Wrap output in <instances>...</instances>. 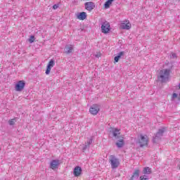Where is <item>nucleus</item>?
Returning <instances> with one entry per match:
<instances>
[{
  "label": "nucleus",
  "mask_w": 180,
  "mask_h": 180,
  "mask_svg": "<svg viewBox=\"0 0 180 180\" xmlns=\"http://www.w3.org/2000/svg\"><path fill=\"white\" fill-rule=\"evenodd\" d=\"M171 69H162L160 71L158 75V80L162 84H165L169 81V75Z\"/></svg>",
  "instance_id": "f257e3e1"
},
{
  "label": "nucleus",
  "mask_w": 180,
  "mask_h": 180,
  "mask_svg": "<svg viewBox=\"0 0 180 180\" xmlns=\"http://www.w3.org/2000/svg\"><path fill=\"white\" fill-rule=\"evenodd\" d=\"M109 161L110 162L112 169H115V168H117V167L120 165V162H119V159L116 158L115 155H110Z\"/></svg>",
  "instance_id": "f03ea898"
},
{
  "label": "nucleus",
  "mask_w": 180,
  "mask_h": 180,
  "mask_svg": "<svg viewBox=\"0 0 180 180\" xmlns=\"http://www.w3.org/2000/svg\"><path fill=\"white\" fill-rule=\"evenodd\" d=\"M138 143L140 147H144V146H147V144H148V137L147 135L141 134L139 136Z\"/></svg>",
  "instance_id": "7ed1b4c3"
},
{
  "label": "nucleus",
  "mask_w": 180,
  "mask_h": 180,
  "mask_svg": "<svg viewBox=\"0 0 180 180\" xmlns=\"http://www.w3.org/2000/svg\"><path fill=\"white\" fill-rule=\"evenodd\" d=\"M167 129L165 127H162L158 129V132L156 133L155 137H153V143H155L156 141H158L164 136V133H165V131Z\"/></svg>",
  "instance_id": "20e7f679"
},
{
  "label": "nucleus",
  "mask_w": 180,
  "mask_h": 180,
  "mask_svg": "<svg viewBox=\"0 0 180 180\" xmlns=\"http://www.w3.org/2000/svg\"><path fill=\"white\" fill-rule=\"evenodd\" d=\"M101 32L102 33H104L105 34L109 33L110 32V24L109 22L105 21L102 23L101 25Z\"/></svg>",
  "instance_id": "39448f33"
},
{
  "label": "nucleus",
  "mask_w": 180,
  "mask_h": 180,
  "mask_svg": "<svg viewBox=\"0 0 180 180\" xmlns=\"http://www.w3.org/2000/svg\"><path fill=\"white\" fill-rule=\"evenodd\" d=\"M101 110V106L98 104H94L89 109V112L91 115H98Z\"/></svg>",
  "instance_id": "423d86ee"
},
{
  "label": "nucleus",
  "mask_w": 180,
  "mask_h": 180,
  "mask_svg": "<svg viewBox=\"0 0 180 180\" xmlns=\"http://www.w3.org/2000/svg\"><path fill=\"white\" fill-rule=\"evenodd\" d=\"M120 28L122 29L123 30H129V29H131V24H130L129 20H125L120 23Z\"/></svg>",
  "instance_id": "0eeeda50"
},
{
  "label": "nucleus",
  "mask_w": 180,
  "mask_h": 180,
  "mask_svg": "<svg viewBox=\"0 0 180 180\" xmlns=\"http://www.w3.org/2000/svg\"><path fill=\"white\" fill-rule=\"evenodd\" d=\"M26 85V83H25V81L20 80L18 82V83L15 84V91L18 92H20L21 91H23V89L25 88V86Z\"/></svg>",
  "instance_id": "6e6552de"
},
{
  "label": "nucleus",
  "mask_w": 180,
  "mask_h": 180,
  "mask_svg": "<svg viewBox=\"0 0 180 180\" xmlns=\"http://www.w3.org/2000/svg\"><path fill=\"white\" fill-rule=\"evenodd\" d=\"M110 133H112V136H114L116 140H119V139L122 138V136L120 135V129H119L112 128Z\"/></svg>",
  "instance_id": "1a4fd4ad"
},
{
  "label": "nucleus",
  "mask_w": 180,
  "mask_h": 180,
  "mask_svg": "<svg viewBox=\"0 0 180 180\" xmlns=\"http://www.w3.org/2000/svg\"><path fill=\"white\" fill-rule=\"evenodd\" d=\"M55 65H56V62H54V60L51 59V60L49 62L46 66V70L45 72V74L46 75H49V74H50V71H51V68H53V67H54Z\"/></svg>",
  "instance_id": "9d476101"
},
{
  "label": "nucleus",
  "mask_w": 180,
  "mask_h": 180,
  "mask_svg": "<svg viewBox=\"0 0 180 180\" xmlns=\"http://www.w3.org/2000/svg\"><path fill=\"white\" fill-rule=\"evenodd\" d=\"M59 165H60V160H53L50 163V168H51V169H57Z\"/></svg>",
  "instance_id": "9b49d317"
},
{
  "label": "nucleus",
  "mask_w": 180,
  "mask_h": 180,
  "mask_svg": "<svg viewBox=\"0 0 180 180\" xmlns=\"http://www.w3.org/2000/svg\"><path fill=\"white\" fill-rule=\"evenodd\" d=\"M84 6H85V9H86V11H91L95 8V3H94L92 1L86 2L84 4Z\"/></svg>",
  "instance_id": "f8f14e48"
},
{
  "label": "nucleus",
  "mask_w": 180,
  "mask_h": 180,
  "mask_svg": "<svg viewBox=\"0 0 180 180\" xmlns=\"http://www.w3.org/2000/svg\"><path fill=\"white\" fill-rule=\"evenodd\" d=\"M74 51V46L71 44L66 45L65 47V54H71Z\"/></svg>",
  "instance_id": "ddd939ff"
},
{
  "label": "nucleus",
  "mask_w": 180,
  "mask_h": 180,
  "mask_svg": "<svg viewBox=\"0 0 180 180\" xmlns=\"http://www.w3.org/2000/svg\"><path fill=\"white\" fill-rule=\"evenodd\" d=\"M82 172V169L81 168V167L77 166L76 167H75L73 171V174L75 176H79Z\"/></svg>",
  "instance_id": "4468645a"
},
{
  "label": "nucleus",
  "mask_w": 180,
  "mask_h": 180,
  "mask_svg": "<svg viewBox=\"0 0 180 180\" xmlns=\"http://www.w3.org/2000/svg\"><path fill=\"white\" fill-rule=\"evenodd\" d=\"M139 176H140V169H136L134 172L133 175L131 176L129 180L138 179Z\"/></svg>",
  "instance_id": "2eb2a0df"
},
{
  "label": "nucleus",
  "mask_w": 180,
  "mask_h": 180,
  "mask_svg": "<svg viewBox=\"0 0 180 180\" xmlns=\"http://www.w3.org/2000/svg\"><path fill=\"white\" fill-rule=\"evenodd\" d=\"M123 56H124V51H121L118 53L117 56L114 58V63H119V60H120V58H122V57H123Z\"/></svg>",
  "instance_id": "dca6fc26"
},
{
  "label": "nucleus",
  "mask_w": 180,
  "mask_h": 180,
  "mask_svg": "<svg viewBox=\"0 0 180 180\" xmlns=\"http://www.w3.org/2000/svg\"><path fill=\"white\" fill-rule=\"evenodd\" d=\"M86 18V13L82 12L77 15V18L79 19V20H85V18Z\"/></svg>",
  "instance_id": "f3484780"
},
{
  "label": "nucleus",
  "mask_w": 180,
  "mask_h": 180,
  "mask_svg": "<svg viewBox=\"0 0 180 180\" xmlns=\"http://www.w3.org/2000/svg\"><path fill=\"white\" fill-rule=\"evenodd\" d=\"M116 146L118 147V148H122L123 146H124V139H120L116 142Z\"/></svg>",
  "instance_id": "a211bd4d"
},
{
  "label": "nucleus",
  "mask_w": 180,
  "mask_h": 180,
  "mask_svg": "<svg viewBox=\"0 0 180 180\" xmlns=\"http://www.w3.org/2000/svg\"><path fill=\"white\" fill-rule=\"evenodd\" d=\"M115 0H107V1H105V3L104 4V8L105 9H109V8H110V5H112V3Z\"/></svg>",
  "instance_id": "6ab92c4d"
},
{
  "label": "nucleus",
  "mask_w": 180,
  "mask_h": 180,
  "mask_svg": "<svg viewBox=\"0 0 180 180\" xmlns=\"http://www.w3.org/2000/svg\"><path fill=\"white\" fill-rule=\"evenodd\" d=\"M143 174H144L145 175H148L151 174V169H149V167H144L143 169Z\"/></svg>",
  "instance_id": "aec40b11"
},
{
  "label": "nucleus",
  "mask_w": 180,
  "mask_h": 180,
  "mask_svg": "<svg viewBox=\"0 0 180 180\" xmlns=\"http://www.w3.org/2000/svg\"><path fill=\"white\" fill-rule=\"evenodd\" d=\"M15 123H16L15 119H11L8 121V124H10V126H13V124H15Z\"/></svg>",
  "instance_id": "412c9836"
},
{
  "label": "nucleus",
  "mask_w": 180,
  "mask_h": 180,
  "mask_svg": "<svg viewBox=\"0 0 180 180\" xmlns=\"http://www.w3.org/2000/svg\"><path fill=\"white\" fill-rule=\"evenodd\" d=\"M176 98H178V94L174 93L172 96V101H174Z\"/></svg>",
  "instance_id": "4be33fe9"
},
{
  "label": "nucleus",
  "mask_w": 180,
  "mask_h": 180,
  "mask_svg": "<svg viewBox=\"0 0 180 180\" xmlns=\"http://www.w3.org/2000/svg\"><path fill=\"white\" fill-rule=\"evenodd\" d=\"M177 56L176 53H172V54L170 55V58H177Z\"/></svg>",
  "instance_id": "5701e85b"
},
{
  "label": "nucleus",
  "mask_w": 180,
  "mask_h": 180,
  "mask_svg": "<svg viewBox=\"0 0 180 180\" xmlns=\"http://www.w3.org/2000/svg\"><path fill=\"white\" fill-rule=\"evenodd\" d=\"M86 144L89 147V146H91V144H92V139L87 140Z\"/></svg>",
  "instance_id": "b1692460"
},
{
  "label": "nucleus",
  "mask_w": 180,
  "mask_h": 180,
  "mask_svg": "<svg viewBox=\"0 0 180 180\" xmlns=\"http://www.w3.org/2000/svg\"><path fill=\"white\" fill-rule=\"evenodd\" d=\"M29 41L30 43H33L34 41V36H31Z\"/></svg>",
  "instance_id": "393cba45"
},
{
  "label": "nucleus",
  "mask_w": 180,
  "mask_h": 180,
  "mask_svg": "<svg viewBox=\"0 0 180 180\" xmlns=\"http://www.w3.org/2000/svg\"><path fill=\"white\" fill-rule=\"evenodd\" d=\"M145 176H141L140 180H147V177H145Z\"/></svg>",
  "instance_id": "a878e982"
},
{
  "label": "nucleus",
  "mask_w": 180,
  "mask_h": 180,
  "mask_svg": "<svg viewBox=\"0 0 180 180\" xmlns=\"http://www.w3.org/2000/svg\"><path fill=\"white\" fill-rule=\"evenodd\" d=\"M53 9H58V4L53 5Z\"/></svg>",
  "instance_id": "bb28decb"
},
{
  "label": "nucleus",
  "mask_w": 180,
  "mask_h": 180,
  "mask_svg": "<svg viewBox=\"0 0 180 180\" xmlns=\"http://www.w3.org/2000/svg\"><path fill=\"white\" fill-rule=\"evenodd\" d=\"M88 145H85L84 147H83V148H82V150H83V151H85L86 150V148H88Z\"/></svg>",
  "instance_id": "cd10ccee"
},
{
  "label": "nucleus",
  "mask_w": 180,
  "mask_h": 180,
  "mask_svg": "<svg viewBox=\"0 0 180 180\" xmlns=\"http://www.w3.org/2000/svg\"><path fill=\"white\" fill-rule=\"evenodd\" d=\"M95 57H96V58H99V57H101V55L96 54V55H95Z\"/></svg>",
  "instance_id": "c85d7f7f"
},
{
  "label": "nucleus",
  "mask_w": 180,
  "mask_h": 180,
  "mask_svg": "<svg viewBox=\"0 0 180 180\" xmlns=\"http://www.w3.org/2000/svg\"><path fill=\"white\" fill-rule=\"evenodd\" d=\"M74 4H76V5L78 4V0H74Z\"/></svg>",
  "instance_id": "c756f323"
}]
</instances>
